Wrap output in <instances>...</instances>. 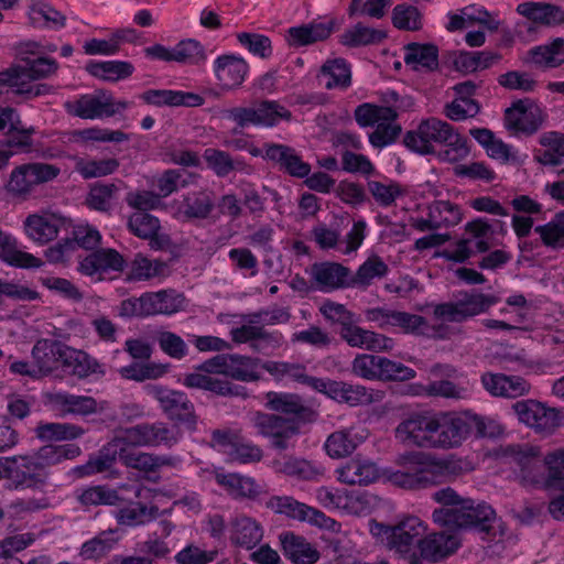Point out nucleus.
<instances>
[{
	"label": "nucleus",
	"instance_id": "1",
	"mask_svg": "<svg viewBox=\"0 0 564 564\" xmlns=\"http://www.w3.org/2000/svg\"><path fill=\"white\" fill-rule=\"evenodd\" d=\"M265 406L275 413L257 411L250 421L257 433L269 438L271 446L278 451L289 449L301 426L317 419L316 411L294 393L270 391L265 394Z\"/></svg>",
	"mask_w": 564,
	"mask_h": 564
},
{
	"label": "nucleus",
	"instance_id": "2",
	"mask_svg": "<svg viewBox=\"0 0 564 564\" xmlns=\"http://www.w3.org/2000/svg\"><path fill=\"white\" fill-rule=\"evenodd\" d=\"M433 499L443 505L441 509L434 510V522L451 528L474 527L486 534L494 530L496 512L489 505H476L471 499L460 498L451 487L435 491Z\"/></svg>",
	"mask_w": 564,
	"mask_h": 564
},
{
	"label": "nucleus",
	"instance_id": "3",
	"mask_svg": "<svg viewBox=\"0 0 564 564\" xmlns=\"http://www.w3.org/2000/svg\"><path fill=\"white\" fill-rule=\"evenodd\" d=\"M399 467L388 473V480L403 489L420 490L440 482L443 466L429 462V456L421 452H409L395 458Z\"/></svg>",
	"mask_w": 564,
	"mask_h": 564
},
{
	"label": "nucleus",
	"instance_id": "4",
	"mask_svg": "<svg viewBox=\"0 0 564 564\" xmlns=\"http://www.w3.org/2000/svg\"><path fill=\"white\" fill-rule=\"evenodd\" d=\"M505 455L519 467L517 479L523 487H544L552 489L560 487L561 480H554L550 484V469L546 464V456L541 457L536 447L529 445H509L505 449Z\"/></svg>",
	"mask_w": 564,
	"mask_h": 564
},
{
	"label": "nucleus",
	"instance_id": "5",
	"mask_svg": "<svg viewBox=\"0 0 564 564\" xmlns=\"http://www.w3.org/2000/svg\"><path fill=\"white\" fill-rule=\"evenodd\" d=\"M425 525L417 517H406L394 525L373 521L370 532L383 546L400 554H406L425 533Z\"/></svg>",
	"mask_w": 564,
	"mask_h": 564
},
{
	"label": "nucleus",
	"instance_id": "6",
	"mask_svg": "<svg viewBox=\"0 0 564 564\" xmlns=\"http://www.w3.org/2000/svg\"><path fill=\"white\" fill-rule=\"evenodd\" d=\"M498 302L495 295L476 291L460 292L454 300L434 306L435 318L448 323H463L470 317L487 312Z\"/></svg>",
	"mask_w": 564,
	"mask_h": 564
},
{
	"label": "nucleus",
	"instance_id": "7",
	"mask_svg": "<svg viewBox=\"0 0 564 564\" xmlns=\"http://www.w3.org/2000/svg\"><path fill=\"white\" fill-rule=\"evenodd\" d=\"M429 448H454L459 446L471 432V424L455 413L430 414Z\"/></svg>",
	"mask_w": 564,
	"mask_h": 564
},
{
	"label": "nucleus",
	"instance_id": "8",
	"mask_svg": "<svg viewBox=\"0 0 564 564\" xmlns=\"http://www.w3.org/2000/svg\"><path fill=\"white\" fill-rule=\"evenodd\" d=\"M455 137L460 135L449 123L437 118H429L419 124L416 131L406 132L403 142L405 147L420 154H433L435 149L432 142L448 144Z\"/></svg>",
	"mask_w": 564,
	"mask_h": 564
},
{
	"label": "nucleus",
	"instance_id": "9",
	"mask_svg": "<svg viewBox=\"0 0 564 564\" xmlns=\"http://www.w3.org/2000/svg\"><path fill=\"white\" fill-rule=\"evenodd\" d=\"M259 362L260 360L257 358L236 354H220L197 366L196 370L209 375H224L238 381L250 382L260 379L257 372Z\"/></svg>",
	"mask_w": 564,
	"mask_h": 564
},
{
	"label": "nucleus",
	"instance_id": "10",
	"mask_svg": "<svg viewBox=\"0 0 564 564\" xmlns=\"http://www.w3.org/2000/svg\"><path fill=\"white\" fill-rule=\"evenodd\" d=\"M59 172V167L48 163L22 164L11 172L6 188L14 197H26L34 186L54 180Z\"/></svg>",
	"mask_w": 564,
	"mask_h": 564
},
{
	"label": "nucleus",
	"instance_id": "11",
	"mask_svg": "<svg viewBox=\"0 0 564 564\" xmlns=\"http://www.w3.org/2000/svg\"><path fill=\"white\" fill-rule=\"evenodd\" d=\"M6 464L9 489H43L46 486L47 471L41 470L31 456L9 457Z\"/></svg>",
	"mask_w": 564,
	"mask_h": 564
},
{
	"label": "nucleus",
	"instance_id": "12",
	"mask_svg": "<svg viewBox=\"0 0 564 564\" xmlns=\"http://www.w3.org/2000/svg\"><path fill=\"white\" fill-rule=\"evenodd\" d=\"M149 391L171 420L185 424L188 430L196 429L197 417L194 405L185 393L161 386H151Z\"/></svg>",
	"mask_w": 564,
	"mask_h": 564
},
{
	"label": "nucleus",
	"instance_id": "13",
	"mask_svg": "<svg viewBox=\"0 0 564 564\" xmlns=\"http://www.w3.org/2000/svg\"><path fill=\"white\" fill-rule=\"evenodd\" d=\"M545 119L544 111L530 99H520L506 110V127L516 132L531 135L535 133Z\"/></svg>",
	"mask_w": 564,
	"mask_h": 564
},
{
	"label": "nucleus",
	"instance_id": "14",
	"mask_svg": "<svg viewBox=\"0 0 564 564\" xmlns=\"http://www.w3.org/2000/svg\"><path fill=\"white\" fill-rule=\"evenodd\" d=\"M147 56L164 62H176L180 64L198 65L206 61V53L203 45L196 40H183L173 48L161 44L144 50Z\"/></svg>",
	"mask_w": 564,
	"mask_h": 564
},
{
	"label": "nucleus",
	"instance_id": "15",
	"mask_svg": "<svg viewBox=\"0 0 564 564\" xmlns=\"http://www.w3.org/2000/svg\"><path fill=\"white\" fill-rule=\"evenodd\" d=\"M263 159L273 162L291 176L303 178L310 175L311 165L302 161L296 151L285 144L264 143Z\"/></svg>",
	"mask_w": 564,
	"mask_h": 564
},
{
	"label": "nucleus",
	"instance_id": "16",
	"mask_svg": "<svg viewBox=\"0 0 564 564\" xmlns=\"http://www.w3.org/2000/svg\"><path fill=\"white\" fill-rule=\"evenodd\" d=\"M480 380L485 390L494 397L516 399L531 390V384L519 376L485 372Z\"/></svg>",
	"mask_w": 564,
	"mask_h": 564
},
{
	"label": "nucleus",
	"instance_id": "17",
	"mask_svg": "<svg viewBox=\"0 0 564 564\" xmlns=\"http://www.w3.org/2000/svg\"><path fill=\"white\" fill-rule=\"evenodd\" d=\"M366 317L370 322H377L382 329L387 327H400L405 333H415L419 328L426 324L423 316L390 310L387 307H376L366 311Z\"/></svg>",
	"mask_w": 564,
	"mask_h": 564
},
{
	"label": "nucleus",
	"instance_id": "18",
	"mask_svg": "<svg viewBox=\"0 0 564 564\" xmlns=\"http://www.w3.org/2000/svg\"><path fill=\"white\" fill-rule=\"evenodd\" d=\"M58 64L51 57H39L26 62L25 66H14L0 72V83L17 84V78H28V80H39L47 78L55 74Z\"/></svg>",
	"mask_w": 564,
	"mask_h": 564
},
{
	"label": "nucleus",
	"instance_id": "19",
	"mask_svg": "<svg viewBox=\"0 0 564 564\" xmlns=\"http://www.w3.org/2000/svg\"><path fill=\"white\" fill-rule=\"evenodd\" d=\"M430 414L413 413L395 427V438L405 446L429 448L427 434Z\"/></svg>",
	"mask_w": 564,
	"mask_h": 564
},
{
	"label": "nucleus",
	"instance_id": "20",
	"mask_svg": "<svg viewBox=\"0 0 564 564\" xmlns=\"http://www.w3.org/2000/svg\"><path fill=\"white\" fill-rule=\"evenodd\" d=\"M65 344L59 340L39 339L31 351L40 378L50 376L62 364Z\"/></svg>",
	"mask_w": 564,
	"mask_h": 564
},
{
	"label": "nucleus",
	"instance_id": "21",
	"mask_svg": "<svg viewBox=\"0 0 564 564\" xmlns=\"http://www.w3.org/2000/svg\"><path fill=\"white\" fill-rule=\"evenodd\" d=\"M339 336L350 346L371 351H387L393 348V340L382 334L364 329L355 324L340 328Z\"/></svg>",
	"mask_w": 564,
	"mask_h": 564
},
{
	"label": "nucleus",
	"instance_id": "22",
	"mask_svg": "<svg viewBox=\"0 0 564 564\" xmlns=\"http://www.w3.org/2000/svg\"><path fill=\"white\" fill-rule=\"evenodd\" d=\"M459 545L457 538L444 531L431 533L420 540V555L423 560L436 563L453 554Z\"/></svg>",
	"mask_w": 564,
	"mask_h": 564
},
{
	"label": "nucleus",
	"instance_id": "23",
	"mask_svg": "<svg viewBox=\"0 0 564 564\" xmlns=\"http://www.w3.org/2000/svg\"><path fill=\"white\" fill-rule=\"evenodd\" d=\"M283 554L294 564H315L319 552L303 536L292 532L280 534Z\"/></svg>",
	"mask_w": 564,
	"mask_h": 564
},
{
	"label": "nucleus",
	"instance_id": "24",
	"mask_svg": "<svg viewBox=\"0 0 564 564\" xmlns=\"http://www.w3.org/2000/svg\"><path fill=\"white\" fill-rule=\"evenodd\" d=\"M312 275L321 289L336 290L352 286L350 270L337 262L315 263Z\"/></svg>",
	"mask_w": 564,
	"mask_h": 564
},
{
	"label": "nucleus",
	"instance_id": "25",
	"mask_svg": "<svg viewBox=\"0 0 564 564\" xmlns=\"http://www.w3.org/2000/svg\"><path fill=\"white\" fill-rule=\"evenodd\" d=\"M336 21L313 22L293 26L288 30L286 41L291 46H307L319 41H324L330 36L334 31Z\"/></svg>",
	"mask_w": 564,
	"mask_h": 564
},
{
	"label": "nucleus",
	"instance_id": "26",
	"mask_svg": "<svg viewBox=\"0 0 564 564\" xmlns=\"http://www.w3.org/2000/svg\"><path fill=\"white\" fill-rule=\"evenodd\" d=\"M215 478L217 484L236 499L257 500L264 492L263 487L251 477L236 473H217Z\"/></svg>",
	"mask_w": 564,
	"mask_h": 564
},
{
	"label": "nucleus",
	"instance_id": "27",
	"mask_svg": "<svg viewBox=\"0 0 564 564\" xmlns=\"http://www.w3.org/2000/svg\"><path fill=\"white\" fill-rule=\"evenodd\" d=\"M248 72V64L243 58L235 55H223L216 59L215 75L224 89L239 87Z\"/></svg>",
	"mask_w": 564,
	"mask_h": 564
},
{
	"label": "nucleus",
	"instance_id": "28",
	"mask_svg": "<svg viewBox=\"0 0 564 564\" xmlns=\"http://www.w3.org/2000/svg\"><path fill=\"white\" fill-rule=\"evenodd\" d=\"M325 390L322 391L330 398L351 406L367 405L375 401L373 391L359 384H349L338 381H325Z\"/></svg>",
	"mask_w": 564,
	"mask_h": 564
},
{
	"label": "nucleus",
	"instance_id": "29",
	"mask_svg": "<svg viewBox=\"0 0 564 564\" xmlns=\"http://www.w3.org/2000/svg\"><path fill=\"white\" fill-rule=\"evenodd\" d=\"M215 208V195L212 191L200 189L184 196L178 209L180 217L185 220L207 219Z\"/></svg>",
	"mask_w": 564,
	"mask_h": 564
},
{
	"label": "nucleus",
	"instance_id": "30",
	"mask_svg": "<svg viewBox=\"0 0 564 564\" xmlns=\"http://www.w3.org/2000/svg\"><path fill=\"white\" fill-rule=\"evenodd\" d=\"M73 113L83 119L111 117L117 113L111 95L100 91L99 96H82L74 105Z\"/></svg>",
	"mask_w": 564,
	"mask_h": 564
},
{
	"label": "nucleus",
	"instance_id": "31",
	"mask_svg": "<svg viewBox=\"0 0 564 564\" xmlns=\"http://www.w3.org/2000/svg\"><path fill=\"white\" fill-rule=\"evenodd\" d=\"M404 63L414 70L433 72L438 68V48L432 43L411 42L404 46Z\"/></svg>",
	"mask_w": 564,
	"mask_h": 564
},
{
	"label": "nucleus",
	"instance_id": "32",
	"mask_svg": "<svg viewBox=\"0 0 564 564\" xmlns=\"http://www.w3.org/2000/svg\"><path fill=\"white\" fill-rule=\"evenodd\" d=\"M141 98L147 104L154 106L198 107L204 104V98L197 94L167 89H150L144 91Z\"/></svg>",
	"mask_w": 564,
	"mask_h": 564
},
{
	"label": "nucleus",
	"instance_id": "33",
	"mask_svg": "<svg viewBox=\"0 0 564 564\" xmlns=\"http://www.w3.org/2000/svg\"><path fill=\"white\" fill-rule=\"evenodd\" d=\"M518 13L535 23L554 26L564 23V10L546 2H523L517 8Z\"/></svg>",
	"mask_w": 564,
	"mask_h": 564
},
{
	"label": "nucleus",
	"instance_id": "34",
	"mask_svg": "<svg viewBox=\"0 0 564 564\" xmlns=\"http://www.w3.org/2000/svg\"><path fill=\"white\" fill-rule=\"evenodd\" d=\"M124 263L123 257L115 249H100L87 256L80 262L79 269L84 274L94 275L109 269L122 271Z\"/></svg>",
	"mask_w": 564,
	"mask_h": 564
},
{
	"label": "nucleus",
	"instance_id": "35",
	"mask_svg": "<svg viewBox=\"0 0 564 564\" xmlns=\"http://www.w3.org/2000/svg\"><path fill=\"white\" fill-rule=\"evenodd\" d=\"M379 476L373 463L361 459H351L338 469V479L347 485L367 486Z\"/></svg>",
	"mask_w": 564,
	"mask_h": 564
},
{
	"label": "nucleus",
	"instance_id": "36",
	"mask_svg": "<svg viewBox=\"0 0 564 564\" xmlns=\"http://www.w3.org/2000/svg\"><path fill=\"white\" fill-rule=\"evenodd\" d=\"M317 78L326 89L347 88L351 83L350 67L343 58L327 59Z\"/></svg>",
	"mask_w": 564,
	"mask_h": 564
},
{
	"label": "nucleus",
	"instance_id": "37",
	"mask_svg": "<svg viewBox=\"0 0 564 564\" xmlns=\"http://www.w3.org/2000/svg\"><path fill=\"white\" fill-rule=\"evenodd\" d=\"M231 525V541L236 545L250 550L262 540L263 531L261 525L250 517H237Z\"/></svg>",
	"mask_w": 564,
	"mask_h": 564
},
{
	"label": "nucleus",
	"instance_id": "38",
	"mask_svg": "<svg viewBox=\"0 0 564 564\" xmlns=\"http://www.w3.org/2000/svg\"><path fill=\"white\" fill-rule=\"evenodd\" d=\"M119 459L129 468L150 473L155 471L162 466L174 465V458L166 456H155L153 454L140 451H123L119 455Z\"/></svg>",
	"mask_w": 564,
	"mask_h": 564
},
{
	"label": "nucleus",
	"instance_id": "39",
	"mask_svg": "<svg viewBox=\"0 0 564 564\" xmlns=\"http://www.w3.org/2000/svg\"><path fill=\"white\" fill-rule=\"evenodd\" d=\"M144 306L147 315L173 314L182 308L184 297L175 294L173 291H160L154 293H145Z\"/></svg>",
	"mask_w": 564,
	"mask_h": 564
},
{
	"label": "nucleus",
	"instance_id": "40",
	"mask_svg": "<svg viewBox=\"0 0 564 564\" xmlns=\"http://www.w3.org/2000/svg\"><path fill=\"white\" fill-rule=\"evenodd\" d=\"M62 366L69 369L72 375L86 378L91 373L100 372V365L83 350L74 349L65 345Z\"/></svg>",
	"mask_w": 564,
	"mask_h": 564
},
{
	"label": "nucleus",
	"instance_id": "41",
	"mask_svg": "<svg viewBox=\"0 0 564 564\" xmlns=\"http://www.w3.org/2000/svg\"><path fill=\"white\" fill-rule=\"evenodd\" d=\"M386 37L384 31L366 26L359 22L345 30L339 42L347 47H359L381 43Z\"/></svg>",
	"mask_w": 564,
	"mask_h": 564
},
{
	"label": "nucleus",
	"instance_id": "42",
	"mask_svg": "<svg viewBox=\"0 0 564 564\" xmlns=\"http://www.w3.org/2000/svg\"><path fill=\"white\" fill-rule=\"evenodd\" d=\"M52 402L59 406L63 413L86 416L98 411V403L96 399L88 395L56 393L53 395Z\"/></svg>",
	"mask_w": 564,
	"mask_h": 564
},
{
	"label": "nucleus",
	"instance_id": "43",
	"mask_svg": "<svg viewBox=\"0 0 564 564\" xmlns=\"http://www.w3.org/2000/svg\"><path fill=\"white\" fill-rule=\"evenodd\" d=\"M24 226L26 235L41 245L55 239L58 234L57 221L48 216L30 215Z\"/></svg>",
	"mask_w": 564,
	"mask_h": 564
},
{
	"label": "nucleus",
	"instance_id": "44",
	"mask_svg": "<svg viewBox=\"0 0 564 564\" xmlns=\"http://www.w3.org/2000/svg\"><path fill=\"white\" fill-rule=\"evenodd\" d=\"M86 69L90 75L110 82L128 78L134 72L133 65L123 61L90 62Z\"/></svg>",
	"mask_w": 564,
	"mask_h": 564
},
{
	"label": "nucleus",
	"instance_id": "45",
	"mask_svg": "<svg viewBox=\"0 0 564 564\" xmlns=\"http://www.w3.org/2000/svg\"><path fill=\"white\" fill-rule=\"evenodd\" d=\"M167 264L160 260H150L141 253L134 256L130 263L129 280L147 281L155 276L164 275Z\"/></svg>",
	"mask_w": 564,
	"mask_h": 564
},
{
	"label": "nucleus",
	"instance_id": "46",
	"mask_svg": "<svg viewBox=\"0 0 564 564\" xmlns=\"http://www.w3.org/2000/svg\"><path fill=\"white\" fill-rule=\"evenodd\" d=\"M535 65L543 67H558L564 63V39L557 37L547 45H541L530 51Z\"/></svg>",
	"mask_w": 564,
	"mask_h": 564
},
{
	"label": "nucleus",
	"instance_id": "47",
	"mask_svg": "<svg viewBox=\"0 0 564 564\" xmlns=\"http://www.w3.org/2000/svg\"><path fill=\"white\" fill-rule=\"evenodd\" d=\"M113 446L115 445L109 442L99 451L98 455L91 457L85 465L76 467L75 473L84 477L110 469L117 457H119V449Z\"/></svg>",
	"mask_w": 564,
	"mask_h": 564
},
{
	"label": "nucleus",
	"instance_id": "48",
	"mask_svg": "<svg viewBox=\"0 0 564 564\" xmlns=\"http://www.w3.org/2000/svg\"><path fill=\"white\" fill-rule=\"evenodd\" d=\"M169 371L167 364L156 362H133L129 366L122 367L119 373L122 378L142 382L145 380H155L163 377Z\"/></svg>",
	"mask_w": 564,
	"mask_h": 564
},
{
	"label": "nucleus",
	"instance_id": "49",
	"mask_svg": "<svg viewBox=\"0 0 564 564\" xmlns=\"http://www.w3.org/2000/svg\"><path fill=\"white\" fill-rule=\"evenodd\" d=\"M389 271L388 265L377 256H370L351 275L352 286L367 288L376 278H383Z\"/></svg>",
	"mask_w": 564,
	"mask_h": 564
},
{
	"label": "nucleus",
	"instance_id": "50",
	"mask_svg": "<svg viewBox=\"0 0 564 564\" xmlns=\"http://www.w3.org/2000/svg\"><path fill=\"white\" fill-rule=\"evenodd\" d=\"M0 259L6 263L18 268H40L43 262L31 253L21 251L17 248V241L7 236V243L0 246Z\"/></svg>",
	"mask_w": 564,
	"mask_h": 564
},
{
	"label": "nucleus",
	"instance_id": "51",
	"mask_svg": "<svg viewBox=\"0 0 564 564\" xmlns=\"http://www.w3.org/2000/svg\"><path fill=\"white\" fill-rule=\"evenodd\" d=\"M204 159L216 175L220 177L227 176L235 170L242 171L246 166L243 161L234 160L229 153L213 148L204 151Z\"/></svg>",
	"mask_w": 564,
	"mask_h": 564
},
{
	"label": "nucleus",
	"instance_id": "52",
	"mask_svg": "<svg viewBox=\"0 0 564 564\" xmlns=\"http://www.w3.org/2000/svg\"><path fill=\"white\" fill-rule=\"evenodd\" d=\"M78 502L85 507H97L101 505L116 506L121 501L118 491L105 486H93L82 490L77 495Z\"/></svg>",
	"mask_w": 564,
	"mask_h": 564
},
{
	"label": "nucleus",
	"instance_id": "53",
	"mask_svg": "<svg viewBox=\"0 0 564 564\" xmlns=\"http://www.w3.org/2000/svg\"><path fill=\"white\" fill-rule=\"evenodd\" d=\"M85 430L69 423H46L36 427V435L45 441H65L80 437Z\"/></svg>",
	"mask_w": 564,
	"mask_h": 564
},
{
	"label": "nucleus",
	"instance_id": "54",
	"mask_svg": "<svg viewBox=\"0 0 564 564\" xmlns=\"http://www.w3.org/2000/svg\"><path fill=\"white\" fill-rule=\"evenodd\" d=\"M538 412L539 413L534 414V419L530 424V427L533 429L535 433L547 436L553 434L562 424V416L556 409L547 408L541 403Z\"/></svg>",
	"mask_w": 564,
	"mask_h": 564
},
{
	"label": "nucleus",
	"instance_id": "55",
	"mask_svg": "<svg viewBox=\"0 0 564 564\" xmlns=\"http://www.w3.org/2000/svg\"><path fill=\"white\" fill-rule=\"evenodd\" d=\"M119 167L117 159L102 160H79L76 162L75 170L84 178L102 177L112 174Z\"/></svg>",
	"mask_w": 564,
	"mask_h": 564
},
{
	"label": "nucleus",
	"instance_id": "56",
	"mask_svg": "<svg viewBox=\"0 0 564 564\" xmlns=\"http://www.w3.org/2000/svg\"><path fill=\"white\" fill-rule=\"evenodd\" d=\"M113 447L123 451H134L132 447L147 446L145 424L117 431L110 441Z\"/></svg>",
	"mask_w": 564,
	"mask_h": 564
},
{
	"label": "nucleus",
	"instance_id": "57",
	"mask_svg": "<svg viewBox=\"0 0 564 564\" xmlns=\"http://www.w3.org/2000/svg\"><path fill=\"white\" fill-rule=\"evenodd\" d=\"M392 24L399 30L417 31L422 28L421 13L414 6L398 4L392 11Z\"/></svg>",
	"mask_w": 564,
	"mask_h": 564
},
{
	"label": "nucleus",
	"instance_id": "58",
	"mask_svg": "<svg viewBox=\"0 0 564 564\" xmlns=\"http://www.w3.org/2000/svg\"><path fill=\"white\" fill-rule=\"evenodd\" d=\"M274 468L280 473L300 479H311L316 475L315 469L307 460L292 456H285L282 459L274 460Z\"/></svg>",
	"mask_w": 564,
	"mask_h": 564
},
{
	"label": "nucleus",
	"instance_id": "59",
	"mask_svg": "<svg viewBox=\"0 0 564 564\" xmlns=\"http://www.w3.org/2000/svg\"><path fill=\"white\" fill-rule=\"evenodd\" d=\"M128 228L137 237L148 239L156 234L161 226L156 217L148 213L135 212L129 217Z\"/></svg>",
	"mask_w": 564,
	"mask_h": 564
},
{
	"label": "nucleus",
	"instance_id": "60",
	"mask_svg": "<svg viewBox=\"0 0 564 564\" xmlns=\"http://www.w3.org/2000/svg\"><path fill=\"white\" fill-rule=\"evenodd\" d=\"M118 187L115 184L97 183L90 187L86 202L93 209L108 212Z\"/></svg>",
	"mask_w": 564,
	"mask_h": 564
},
{
	"label": "nucleus",
	"instance_id": "61",
	"mask_svg": "<svg viewBox=\"0 0 564 564\" xmlns=\"http://www.w3.org/2000/svg\"><path fill=\"white\" fill-rule=\"evenodd\" d=\"M267 507L276 513L285 514L292 519L305 520L306 505L299 502L292 497H271L267 502Z\"/></svg>",
	"mask_w": 564,
	"mask_h": 564
},
{
	"label": "nucleus",
	"instance_id": "62",
	"mask_svg": "<svg viewBox=\"0 0 564 564\" xmlns=\"http://www.w3.org/2000/svg\"><path fill=\"white\" fill-rule=\"evenodd\" d=\"M256 111L258 126L272 127L276 124L280 119L289 120L291 118V112L275 101H261L256 107Z\"/></svg>",
	"mask_w": 564,
	"mask_h": 564
},
{
	"label": "nucleus",
	"instance_id": "63",
	"mask_svg": "<svg viewBox=\"0 0 564 564\" xmlns=\"http://www.w3.org/2000/svg\"><path fill=\"white\" fill-rule=\"evenodd\" d=\"M111 531H104L94 539L85 542L80 549V555L89 560L104 556L116 543V540L111 538Z\"/></svg>",
	"mask_w": 564,
	"mask_h": 564
},
{
	"label": "nucleus",
	"instance_id": "64",
	"mask_svg": "<svg viewBox=\"0 0 564 564\" xmlns=\"http://www.w3.org/2000/svg\"><path fill=\"white\" fill-rule=\"evenodd\" d=\"M325 448L330 457L341 458L350 455L356 448V444L349 433L339 431L328 436Z\"/></svg>",
	"mask_w": 564,
	"mask_h": 564
}]
</instances>
